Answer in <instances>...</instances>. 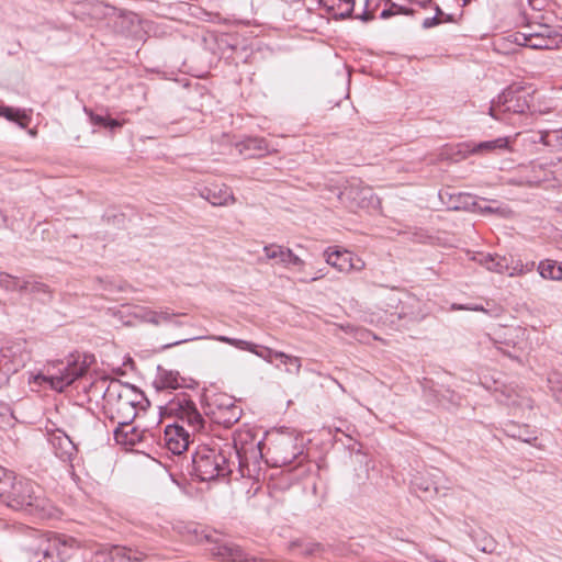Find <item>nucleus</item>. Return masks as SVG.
I'll return each mask as SVG.
<instances>
[{
    "instance_id": "nucleus-38",
    "label": "nucleus",
    "mask_w": 562,
    "mask_h": 562,
    "mask_svg": "<svg viewBox=\"0 0 562 562\" xmlns=\"http://www.w3.org/2000/svg\"><path fill=\"white\" fill-rule=\"evenodd\" d=\"M413 10L407 8L406 5L404 4H397V3H393L392 4V9L390 10H383L382 13H381V18L383 19H386L389 16H391L392 14H395V13H403V14H409L412 13Z\"/></svg>"
},
{
    "instance_id": "nucleus-29",
    "label": "nucleus",
    "mask_w": 562,
    "mask_h": 562,
    "mask_svg": "<svg viewBox=\"0 0 562 562\" xmlns=\"http://www.w3.org/2000/svg\"><path fill=\"white\" fill-rule=\"evenodd\" d=\"M440 199L445 201V195H449V201L446 202L448 209L451 210H460L468 209L470 205H475L473 198L468 193H459L457 198L450 194L448 191H443L439 193Z\"/></svg>"
},
{
    "instance_id": "nucleus-48",
    "label": "nucleus",
    "mask_w": 562,
    "mask_h": 562,
    "mask_svg": "<svg viewBox=\"0 0 562 562\" xmlns=\"http://www.w3.org/2000/svg\"><path fill=\"white\" fill-rule=\"evenodd\" d=\"M451 308L454 310V311H461V310H467L468 311V305L452 304Z\"/></svg>"
},
{
    "instance_id": "nucleus-2",
    "label": "nucleus",
    "mask_w": 562,
    "mask_h": 562,
    "mask_svg": "<svg viewBox=\"0 0 562 562\" xmlns=\"http://www.w3.org/2000/svg\"><path fill=\"white\" fill-rule=\"evenodd\" d=\"M88 359L87 356L81 358L80 355H70L65 360L49 362L46 366L45 373L31 374L29 382L64 392L66 387L87 373L90 366Z\"/></svg>"
},
{
    "instance_id": "nucleus-24",
    "label": "nucleus",
    "mask_w": 562,
    "mask_h": 562,
    "mask_svg": "<svg viewBox=\"0 0 562 562\" xmlns=\"http://www.w3.org/2000/svg\"><path fill=\"white\" fill-rule=\"evenodd\" d=\"M53 446L56 449V454L63 461H70L76 452V447L68 436H59L53 440Z\"/></svg>"
},
{
    "instance_id": "nucleus-27",
    "label": "nucleus",
    "mask_w": 562,
    "mask_h": 562,
    "mask_svg": "<svg viewBox=\"0 0 562 562\" xmlns=\"http://www.w3.org/2000/svg\"><path fill=\"white\" fill-rule=\"evenodd\" d=\"M538 271L543 279L562 281V262L553 260L540 261Z\"/></svg>"
},
{
    "instance_id": "nucleus-20",
    "label": "nucleus",
    "mask_w": 562,
    "mask_h": 562,
    "mask_svg": "<svg viewBox=\"0 0 562 562\" xmlns=\"http://www.w3.org/2000/svg\"><path fill=\"white\" fill-rule=\"evenodd\" d=\"M146 431L139 430L132 423L117 424L114 430V439L119 445L134 446L145 439Z\"/></svg>"
},
{
    "instance_id": "nucleus-42",
    "label": "nucleus",
    "mask_w": 562,
    "mask_h": 562,
    "mask_svg": "<svg viewBox=\"0 0 562 562\" xmlns=\"http://www.w3.org/2000/svg\"><path fill=\"white\" fill-rule=\"evenodd\" d=\"M436 12H437L436 16L427 18V19L424 20L423 26L425 29L432 27V26L437 25L440 22L439 19H438V15L442 14V11L440 10V8L438 5H436Z\"/></svg>"
},
{
    "instance_id": "nucleus-45",
    "label": "nucleus",
    "mask_w": 562,
    "mask_h": 562,
    "mask_svg": "<svg viewBox=\"0 0 562 562\" xmlns=\"http://www.w3.org/2000/svg\"><path fill=\"white\" fill-rule=\"evenodd\" d=\"M120 126H122L121 122H119L117 120H113V119H108L106 117V122H105L104 127H108L110 130H114V128L120 127Z\"/></svg>"
},
{
    "instance_id": "nucleus-13",
    "label": "nucleus",
    "mask_w": 562,
    "mask_h": 562,
    "mask_svg": "<svg viewBox=\"0 0 562 562\" xmlns=\"http://www.w3.org/2000/svg\"><path fill=\"white\" fill-rule=\"evenodd\" d=\"M199 195L213 206H227L236 202L232 189L224 183H211L199 189Z\"/></svg>"
},
{
    "instance_id": "nucleus-6",
    "label": "nucleus",
    "mask_w": 562,
    "mask_h": 562,
    "mask_svg": "<svg viewBox=\"0 0 562 562\" xmlns=\"http://www.w3.org/2000/svg\"><path fill=\"white\" fill-rule=\"evenodd\" d=\"M531 94L522 87L505 89L490 106V115L497 121H506V114H522L530 108Z\"/></svg>"
},
{
    "instance_id": "nucleus-31",
    "label": "nucleus",
    "mask_w": 562,
    "mask_h": 562,
    "mask_svg": "<svg viewBox=\"0 0 562 562\" xmlns=\"http://www.w3.org/2000/svg\"><path fill=\"white\" fill-rule=\"evenodd\" d=\"M277 359L284 366V371L288 374L299 375L302 368V361L300 357L288 355L285 352L277 353Z\"/></svg>"
},
{
    "instance_id": "nucleus-35",
    "label": "nucleus",
    "mask_w": 562,
    "mask_h": 562,
    "mask_svg": "<svg viewBox=\"0 0 562 562\" xmlns=\"http://www.w3.org/2000/svg\"><path fill=\"white\" fill-rule=\"evenodd\" d=\"M241 146H243V148L240 149V151L249 150V151H252L254 155H258V156H261L265 153H268V150H269L266 139L259 138V137L247 138L241 144Z\"/></svg>"
},
{
    "instance_id": "nucleus-32",
    "label": "nucleus",
    "mask_w": 562,
    "mask_h": 562,
    "mask_svg": "<svg viewBox=\"0 0 562 562\" xmlns=\"http://www.w3.org/2000/svg\"><path fill=\"white\" fill-rule=\"evenodd\" d=\"M0 286L5 289L7 291L20 292H23L24 289H29L26 280H20L16 277L3 272L0 273Z\"/></svg>"
},
{
    "instance_id": "nucleus-17",
    "label": "nucleus",
    "mask_w": 562,
    "mask_h": 562,
    "mask_svg": "<svg viewBox=\"0 0 562 562\" xmlns=\"http://www.w3.org/2000/svg\"><path fill=\"white\" fill-rule=\"evenodd\" d=\"M135 316L144 323L151 324L154 326H160L162 324H175L181 326V323L177 319L178 314L166 310L155 311L146 307H139L135 312Z\"/></svg>"
},
{
    "instance_id": "nucleus-9",
    "label": "nucleus",
    "mask_w": 562,
    "mask_h": 562,
    "mask_svg": "<svg viewBox=\"0 0 562 562\" xmlns=\"http://www.w3.org/2000/svg\"><path fill=\"white\" fill-rule=\"evenodd\" d=\"M166 412L186 423L194 432L204 428L205 420L203 416L198 411L190 395L186 393L178 394L169 401Z\"/></svg>"
},
{
    "instance_id": "nucleus-5",
    "label": "nucleus",
    "mask_w": 562,
    "mask_h": 562,
    "mask_svg": "<svg viewBox=\"0 0 562 562\" xmlns=\"http://www.w3.org/2000/svg\"><path fill=\"white\" fill-rule=\"evenodd\" d=\"M80 548V542L68 535L53 531L41 532L36 537L35 557L44 562H66Z\"/></svg>"
},
{
    "instance_id": "nucleus-37",
    "label": "nucleus",
    "mask_w": 562,
    "mask_h": 562,
    "mask_svg": "<svg viewBox=\"0 0 562 562\" xmlns=\"http://www.w3.org/2000/svg\"><path fill=\"white\" fill-rule=\"evenodd\" d=\"M548 382L555 400L562 404V380L553 375L548 379Z\"/></svg>"
},
{
    "instance_id": "nucleus-21",
    "label": "nucleus",
    "mask_w": 562,
    "mask_h": 562,
    "mask_svg": "<svg viewBox=\"0 0 562 562\" xmlns=\"http://www.w3.org/2000/svg\"><path fill=\"white\" fill-rule=\"evenodd\" d=\"M263 252L267 259L277 260V263L282 265L284 268H290V260L297 262V255L282 245H267L263 247Z\"/></svg>"
},
{
    "instance_id": "nucleus-49",
    "label": "nucleus",
    "mask_w": 562,
    "mask_h": 562,
    "mask_svg": "<svg viewBox=\"0 0 562 562\" xmlns=\"http://www.w3.org/2000/svg\"><path fill=\"white\" fill-rule=\"evenodd\" d=\"M468 311H484L481 305L468 306Z\"/></svg>"
},
{
    "instance_id": "nucleus-43",
    "label": "nucleus",
    "mask_w": 562,
    "mask_h": 562,
    "mask_svg": "<svg viewBox=\"0 0 562 562\" xmlns=\"http://www.w3.org/2000/svg\"><path fill=\"white\" fill-rule=\"evenodd\" d=\"M299 454L297 451H292L290 454H284V456H281L278 461L282 464H288V463H291L295 458L296 456Z\"/></svg>"
},
{
    "instance_id": "nucleus-39",
    "label": "nucleus",
    "mask_w": 562,
    "mask_h": 562,
    "mask_svg": "<svg viewBox=\"0 0 562 562\" xmlns=\"http://www.w3.org/2000/svg\"><path fill=\"white\" fill-rule=\"evenodd\" d=\"M11 479L12 475L0 465V496L5 495V493L8 492Z\"/></svg>"
},
{
    "instance_id": "nucleus-46",
    "label": "nucleus",
    "mask_w": 562,
    "mask_h": 562,
    "mask_svg": "<svg viewBox=\"0 0 562 562\" xmlns=\"http://www.w3.org/2000/svg\"><path fill=\"white\" fill-rule=\"evenodd\" d=\"M277 448H282V449L294 448V450H296V448L294 447L293 440L290 438L282 440V442H280V445Z\"/></svg>"
},
{
    "instance_id": "nucleus-11",
    "label": "nucleus",
    "mask_w": 562,
    "mask_h": 562,
    "mask_svg": "<svg viewBox=\"0 0 562 562\" xmlns=\"http://www.w3.org/2000/svg\"><path fill=\"white\" fill-rule=\"evenodd\" d=\"M324 257L327 265L342 273L361 271L364 269V261L347 249L328 247L324 250Z\"/></svg>"
},
{
    "instance_id": "nucleus-33",
    "label": "nucleus",
    "mask_w": 562,
    "mask_h": 562,
    "mask_svg": "<svg viewBox=\"0 0 562 562\" xmlns=\"http://www.w3.org/2000/svg\"><path fill=\"white\" fill-rule=\"evenodd\" d=\"M558 132L539 131L529 133L525 140L530 144L541 143L544 146H552V140L558 139Z\"/></svg>"
},
{
    "instance_id": "nucleus-1",
    "label": "nucleus",
    "mask_w": 562,
    "mask_h": 562,
    "mask_svg": "<svg viewBox=\"0 0 562 562\" xmlns=\"http://www.w3.org/2000/svg\"><path fill=\"white\" fill-rule=\"evenodd\" d=\"M82 389L93 396L102 395L104 414L116 424L132 423L148 403L143 392L116 379L99 378Z\"/></svg>"
},
{
    "instance_id": "nucleus-7",
    "label": "nucleus",
    "mask_w": 562,
    "mask_h": 562,
    "mask_svg": "<svg viewBox=\"0 0 562 562\" xmlns=\"http://www.w3.org/2000/svg\"><path fill=\"white\" fill-rule=\"evenodd\" d=\"M30 360L27 344L24 340L8 342L0 350V387L9 376L18 372Z\"/></svg>"
},
{
    "instance_id": "nucleus-30",
    "label": "nucleus",
    "mask_w": 562,
    "mask_h": 562,
    "mask_svg": "<svg viewBox=\"0 0 562 562\" xmlns=\"http://www.w3.org/2000/svg\"><path fill=\"white\" fill-rule=\"evenodd\" d=\"M183 380L179 373L171 370H161L158 374L156 383L161 389H178L182 385Z\"/></svg>"
},
{
    "instance_id": "nucleus-10",
    "label": "nucleus",
    "mask_w": 562,
    "mask_h": 562,
    "mask_svg": "<svg viewBox=\"0 0 562 562\" xmlns=\"http://www.w3.org/2000/svg\"><path fill=\"white\" fill-rule=\"evenodd\" d=\"M339 199L350 209H369L379 205V199L372 189L359 180H352L340 192Z\"/></svg>"
},
{
    "instance_id": "nucleus-8",
    "label": "nucleus",
    "mask_w": 562,
    "mask_h": 562,
    "mask_svg": "<svg viewBox=\"0 0 562 562\" xmlns=\"http://www.w3.org/2000/svg\"><path fill=\"white\" fill-rule=\"evenodd\" d=\"M262 445V440H256L251 430H239L234 436L233 446H225L231 458L234 454V460L238 462L241 476L246 475L244 467L248 462V459L261 457Z\"/></svg>"
},
{
    "instance_id": "nucleus-41",
    "label": "nucleus",
    "mask_w": 562,
    "mask_h": 562,
    "mask_svg": "<svg viewBox=\"0 0 562 562\" xmlns=\"http://www.w3.org/2000/svg\"><path fill=\"white\" fill-rule=\"evenodd\" d=\"M83 111L89 115L90 117V121L93 125H100V126H104L105 125V122H106V117L102 116V115H99V114H94L91 110H89L88 108H85Z\"/></svg>"
},
{
    "instance_id": "nucleus-44",
    "label": "nucleus",
    "mask_w": 562,
    "mask_h": 562,
    "mask_svg": "<svg viewBox=\"0 0 562 562\" xmlns=\"http://www.w3.org/2000/svg\"><path fill=\"white\" fill-rule=\"evenodd\" d=\"M374 16V13L373 11H368V10H364L362 13L360 14H356V19H360L362 21H370L372 20Z\"/></svg>"
},
{
    "instance_id": "nucleus-40",
    "label": "nucleus",
    "mask_w": 562,
    "mask_h": 562,
    "mask_svg": "<svg viewBox=\"0 0 562 562\" xmlns=\"http://www.w3.org/2000/svg\"><path fill=\"white\" fill-rule=\"evenodd\" d=\"M413 485L416 491H420L425 494H430L432 491H436V487H434L431 483L419 482V479H415Z\"/></svg>"
},
{
    "instance_id": "nucleus-28",
    "label": "nucleus",
    "mask_w": 562,
    "mask_h": 562,
    "mask_svg": "<svg viewBox=\"0 0 562 562\" xmlns=\"http://www.w3.org/2000/svg\"><path fill=\"white\" fill-rule=\"evenodd\" d=\"M240 416V407L232 403L223 409L220 408L216 420L217 423L223 424L225 427H231L239 420Z\"/></svg>"
},
{
    "instance_id": "nucleus-51",
    "label": "nucleus",
    "mask_w": 562,
    "mask_h": 562,
    "mask_svg": "<svg viewBox=\"0 0 562 562\" xmlns=\"http://www.w3.org/2000/svg\"><path fill=\"white\" fill-rule=\"evenodd\" d=\"M29 134H30L31 136H35V135H36V131H35V130H30V131H29Z\"/></svg>"
},
{
    "instance_id": "nucleus-22",
    "label": "nucleus",
    "mask_w": 562,
    "mask_h": 562,
    "mask_svg": "<svg viewBox=\"0 0 562 562\" xmlns=\"http://www.w3.org/2000/svg\"><path fill=\"white\" fill-rule=\"evenodd\" d=\"M319 3L335 19L350 16L355 7V0H319Z\"/></svg>"
},
{
    "instance_id": "nucleus-23",
    "label": "nucleus",
    "mask_w": 562,
    "mask_h": 562,
    "mask_svg": "<svg viewBox=\"0 0 562 562\" xmlns=\"http://www.w3.org/2000/svg\"><path fill=\"white\" fill-rule=\"evenodd\" d=\"M474 259L492 272L504 273L508 269V262L505 257L479 254Z\"/></svg>"
},
{
    "instance_id": "nucleus-52",
    "label": "nucleus",
    "mask_w": 562,
    "mask_h": 562,
    "mask_svg": "<svg viewBox=\"0 0 562 562\" xmlns=\"http://www.w3.org/2000/svg\"><path fill=\"white\" fill-rule=\"evenodd\" d=\"M470 0H463V4H467Z\"/></svg>"
},
{
    "instance_id": "nucleus-16",
    "label": "nucleus",
    "mask_w": 562,
    "mask_h": 562,
    "mask_svg": "<svg viewBox=\"0 0 562 562\" xmlns=\"http://www.w3.org/2000/svg\"><path fill=\"white\" fill-rule=\"evenodd\" d=\"M513 41L517 45L533 49H552L558 44L555 37L543 33L517 32L513 35Z\"/></svg>"
},
{
    "instance_id": "nucleus-4",
    "label": "nucleus",
    "mask_w": 562,
    "mask_h": 562,
    "mask_svg": "<svg viewBox=\"0 0 562 562\" xmlns=\"http://www.w3.org/2000/svg\"><path fill=\"white\" fill-rule=\"evenodd\" d=\"M235 465L226 449L203 447L193 456V468L201 481H212L229 475Z\"/></svg>"
},
{
    "instance_id": "nucleus-18",
    "label": "nucleus",
    "mask_w": 562,
    "mask_h": 562,
    "mask_svg": "<svg viewBox=\"0 0 562 562\" xmlns=\"http://www.w3.org/2000/svg\"><path fill=\"white\" fill-rule=\"evenodd\" d=\"M213 555L223 562H266L258 558H248L247 554L234 543H220L212 549Z\"/></svg>"
},
{
    "instance_id": "nucleus-36",
    "label": "nucleus",
    "mask_w": 562,
    "mask_h": 562,
    "mask_svg": "<svg viewBox=\"0 0 562 562\" xmlns=\"http://www.w3.org/2000/svg\"><path fill=\"white\" fill-rule=\"evenodd\" d=\"M294 547L300 549V553L303 555H315L322 551V546L313 541L293 542Z\"/></svg>"
},
{
    "instance_id": "nucleus-12",
    "label": "nucleus",
    "mask_w": 562,
    "mask_h": 562,
    "mask_svg": "<svg viewBox=\"0 0 562 562\" xmlns=\"http://www.w3.org/2000/svg\"><path fill=\"white\" fill-rule=\"evenodd\" d=\"M146 554L143 551L125 547H115L110 551L95 552L88 562H140Z\"/></svg>"
},
{
    "instance_id": "nucleus-50",
    "label": "nucleus",
    "mask_w": 562,
    "mask_h": 562,
    "mask_svg": "<svg viewBox=\"0 0 562 562\" xmlns=\"http://www.w3.org/2000/svg\"><path fill=\"white\" fill-rule=\"evenodd\" d=\"M190 339H182V340H179V341H176L173 344H170L169 346H176V345H179L181 342H186V341H189Z\"/></svg>"
},
{
    "instance_id": "nucleus-25",
    "label": "nucleus",
    "mask_w": 562,
    "mask_h": 562,
    "mask_svg": "<svg viewBox=\"0 0 562 562\" xmlns=\"http://www.w3.org/2000/svg\"><path fill=\"white\" fill-rule=\"evenodd\" d=\"M0 116L5 117L10 122L16 123L22 128H25L31 121V117L27 115L25 110L4 105H0Z\"/></svg>"
},
{
    "instance_id": "nucleus-34",
    "label": "nucleus",
    "mask_w": 562,
    "mask_h": 562,
    "mask_svg": "<svg viewBox=\"0 0 562 562\" xmlns=\"http://www.w3.org/2000/svg\"><path fill=\"white\" fill-rule=\"evenodd\" d=\"M29 289H24L23 291L29 292L35 295L38 300L46 302L52 299V292L48 285L38 282V281H29L26 280Z\"/></svg>"
},
{
    "instance_id": "nucleus-26",
    "label": "nucleus",
    "mask_w": 562,
    "mask_h": 562,
    "mask_svg": "<svg viewBox=\"0 0 562 562\" xmlns=\"http://www.w3.org/2000/svg\"><path fill=\"white\" fill-rule=\"evenodd\" d=\"M469 147V151L472 154L485 153V151H494L497 149H508L509 148V138L508 137H498L493 140L481 142L472 147Z\"/></svg>"
},
{
    "instance_id": "nucleus-3",
    "label": "nucleus",
    "mask_w": 562,
    "mask_h": 562,
    "mask_svg": "<svg viewBox=\"0 0 562 562\" xmlns=\"http://www.w3.org/2000/svg\"><path fill=\"white\" fill-rule=\"evenodd\" d=\"M0 499L15 510H25L31 514H46L47 501L42 487L27 479L10 480L5 495Z\"/></svg>"
},
{
    "instance_id": "nucleus-14",
    "label": "nucleus",
    "mask_w": 562,
    "mask_h": 562,
    "mask_svg": "<svg viewBox=\"0 0 562 562\" xmlns=\"http://www.w3.org/2000/svg\"><path fill=\"white\" fill-rule=\"evenodd\" d=\"M212 339H215L221 342L228 344L231 346H234L237 349L249 351L257 357L263 359L268 363H273V359H277V353H280L281 351L273 350L269 347L259 346L257 344L237 339V338H231L227 336H213Z\"/></svg>"
},
{
    "instance_id": "nucleus-47",
    "label": "nucleus",
    "mask_w": 562,
    "mask_h": 562,
    "mask_svg": "<svg viewBox=\"0 0 562 562\" xmlns=\"http://www.w3.org/2000/svg\"><path fill=\"white\" fill-rule=\"evenodd\" d=\"M515 331V337L517 338H526V334H527V330L525 328H521V327H517L514 329Z\"/></svg>"
},
{
    "instance_id": "nucleus-15",
    "label": "nucleus",
    "mask_w": 562,
    "mask_h": 562,
    "mask_svg": "<svg viewBox=\"0 0 562 562\" xmlns=\"http://www.w3.org/2000/svg\"><path fill=\"white\" fill-rule=\"evenodd\" d=\"M164 442L170 452L181 454L189 447L190 434L181 425H168L164 432Z\"/></svg>"
},
{
    "instance_id": "nucleus-53",
    "label": "nucleus",
    "mask_w": 562,
    "mask_h": 562,
    "mask_svg": "<svg viewBox=\"0 0 562 562\" xmlns=\"http://www.w3.org/2000/svg\"><path fill=\"white\" fill-rule=\"evenodd\" d=\"M529 2L531 3V2H532V0H529Z\"/></svg>"
},
{
    "instance_id": "nucleus-19",
    "label": "nucleus",
    "mask_w": 562,
    "mask_h": 562,
    "mask_svg": "<svg viewBox=\"0 0 562 562\" xmlns=\"http://www.w3.org/2000/svg\"><path fill=\"white\" fill-rule=\"evenodd\" d=\"M290 270L299 274V281L302 283H311L324 278L327 274L326 268L315 269L297 256L296 261L290 260Z\"/></svg>"
}]
</instances>
